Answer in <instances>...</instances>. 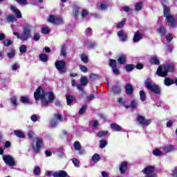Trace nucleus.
I'll return each mask as SVG.
<instances>
[{
	"label": "nucleus",
	"instance_id": "obj_31",
	"mask_svg": "<svg viewBox=\"0 0 177 177\" xmlns=\"http://www.w3.org/2000/svg\"><path fill=\"white\" fill-rule=\"evenodd\" d=\"M10 102L14 107H17V97L14 96L10 98Z\"/></svg>",
	"mask_w": 177,
	"mask_h": 177
},
{
	"label": "nucleus",
	"instance_id": "obj_61",
	"mask_svg": "<svg viewBox=\"0 0 177 177\" xmlns=\"http://www.w3.org/2000/svg\"><path fill=\"white\" fill-rule=\"evenodd\" d=\"M98 77L97 75L95 74H92L90 75V79L91 80V81H95V80H97Z\"/></svg>",
	"mask_w": 177,
	"mask_h": 177
},
{
	"label": "nucleus",
	"instance_id": "obj_57",
	"mask_svg": "<svg viewBox=\"0 0 177 177\" xmlns=\"http://www.w3.org/2000/svg\"><path fill=\"white\" fill-rule=\"evenodd\" d=\"M15 57V51H11L8 53V59H13Z\"/></svg>",
	"mask_w": 177,
	"mask_h": 177
},
{
	"label": "nucleus",
	"instance_id": "obj_8",
	"mask_svg": "<svg viewBox=\"0 0 177 177\" xmlns=\"http://www.w3.org/2000/svg\"><path fill=\"white\" fill-rule=\"evenodd\" d=\"M55 67L61 74H64V73L67 71V68H66V62L64 61H57L55 62Z\"/></svg>",
	"mask_w": 177,
	"mask_h": 177
},
{
	"label": "nucleus",
	"instance_id": "obj_56",
	"mask_svg": "<svg viewBox=\"0 0 177 177\" xmlns=\"http://www.w3.org/2000/svg\"><path fill=\"white\" fill-rule=\"evenodd\" d=\"M61 55L66 56V46H62L61 48Z\"/></svg>",
	"mask_w": 177,
	"mask_h": 177
},
{
	"label": "nucleus",
	"instance_id": "obj_44",
	"mask_svg": "<svg viewBox=\"0 0 177 177\" xmlns=\"http://www.w3.org/2000/svg\"><path fill=\"white\" fill-rule=\"evenodd\" d=\"M105 146H107V142L105 140H102L100 142V147L101 149H104Z\"/></svg>",
	"mask_w": 177,
	"mask_h": 177
},
{
	"label": "nucleus",
	"instance_id": "obj_3",
	"mask_svg": "<svg viewBox=\"0 0 177 177\" xmlns=\"http://www.w3.org/2000/svg\"><path fill=\"white\" fill-rule=\"evenodd\" d=\"M164 16L166 17V21L169 27L176 26V18L171 15L169 7L163 5Z\"/></svg>",
	"mask_w": 177,
	"mask_h": 177
},
{
	"label": "nucleus",
	"instance_id": "obj_41",
	"mask_svg": "<svg viewBox=\"0 0 177 177\" xmlns=\"http://www.w3.org/2000/svg\"><path fill=\"white\" fill-rule=\"evenodd\" d=\"M158 32L162 36L164 35L165 34V28L160 26L158 28Z\"/></svg>",
	"mask_w": 177,
	"mask_h": 177
},
{
	"label": "nucleus",
	"instance_id": "obj_1",
	"mask_svg": "<svg viewBox=\"0 0 177 177\" xmlns=\"http://www.w3.org/2000/svg\"><path fill=\"white\" fill-rule=\"evenodd\" d=\"M34 97L35 100H41V106L44 107H48L49 104L53 103V100H55V97L53 93H46L44 91L41 87H39L36 91L34 93Z\"/></svg>",
	"mask_w": 177,
	"mask_h": 177
},
{
	"label": "nucleus",
	"instance_id": "obj_30",
	"mask_svg": "<svg viewBox=\"0 0 177 177\" xmlns=\"http://www.w3.org/2000/svg\"><path fill=\"white\" fill-rule=\"evenodd\" d=\"M140 99L141 102H145V100H146V93L143 90L140 91Z\"/></svg>",
	"mask_w": 177,
	"mask_h": 177
},
{
	"label": "nucleus",
	"instance_id": "obj_52",
	"mask_svg": "<svg viewBox=\"0 0 177 177\" xmlns=\"http://www.w3.org/2000/svg\"><path fill=\"white\" fill-rule=\"evenodd\" d=\"M19 67L20 65L19 64H14L12 65V71H16L17 70H19Z\"/></svg>",
	"mask_w": 177,
	"mask_h": 177
},
{
	"label": "nucleus",
	"instance_id": "obj_33",
	"mask_svg": "<svg viewBox=\"0 0 177 177\" xmlns=\"http://www.w3.org/2000/svg\"><path fill=\"white\" fill-rule=\"evenodd\" d=\"M126 60H127V57L125 55H122L118 59V61L119 63H120V64H124Z\"/></svg>",
	"mask_w": 177,
	"mask_h": 177
},
{
	"label": "nucleus",
	"instance_id": "obj_11",
	"mask_svg": "<svg viewBox=\"0 0 177 177\" xmlns=\"http://www.w3.org/2000/svg\"><path fill=\"white\" fill-rule=\"evenodd\" d=\"M63 121V117L60 114H55V119H53L50 122V124L51 127H56L59 122H62Z\"/></svg>",
	"mask_w": 177,
	"mask_h": 177
},
{
	"label": "nucleus",
	"instance_id": "obj_64",
	"mask_svg": "<svg viewBox=\"0 0 177 177\" xmlns=\"http://www.w3.org/2000/svg\"><path fill=\"white\" fill-rule=\"evenodd\" d=\"M95 99V95L93 94H91L87 97L88 102H91V100H93Z\"/></svg>",
	"mask_w": 177,
	"mask_h": 177
},
{
	"label": "nucleus",
	"instance_id": "obj_7",
	"mask_svg": "<svg viewBox=\"0 0 177 177\" xmlns=\"http://www.w3.org/2000/svg\"><path fill=\"white\" fill-rule=\"evenodd\" d=\"M138 124L140 125L144 129L146 128V127H149L150 124H151V120H147L143 116H138L137 118Z\"/></svg>",
	"mask_w": 177,
	"mask_h": 177
},
{
	"label": "nucleus",
	"instance_id": "obj_9",
	"mask_svg": "<svg viewBox=\"0 0 177 177\" xmlns=\"http://www.w3.org/2000/svg\"><path fill=\"white\" fill-rule=\"evenodd\" d=\"M48 21L53 24H62L64 22L63 18L60 16L50 15L48 18Z\"/></svg>",
	"mask_w": 177,
	"mask_h": 177
},
{
	"label": "nucleus",
	"instance_id": "obj_55",
	"mask_svg": "<svg viewBox=\"0 0 177 177\" xmlns=\"http://www.w3.org/2000/svg\"><path fill=\"white\" fill-rule=\"evenodd\" d=\"M50 31L49 28H42L41 29L42 34H49Z\"/></svg>",
	"mask_w": 177,
	"mask_h": 177
},
{
	"label": "nucleus",
	"instance_id": "obj_47",
	"mask_svg": "<svg viewBox=\"0 0 177 177\" xmlns=\"http://www.w3.org/2000/svg\"><path fill=\"white\" fill-rule=\"evenodd\" d=\"M33 172L35 175H39L41 174V168L38 166L35 167Z\"/></svg>",
	"mask_w": 177,
	"mask_h": 177
},
{
	"label": "nucleus",
	"instance_id": "obj_26",
	"mask_svg": "<svg viewBox=\"0 0 177 177\" xmlns=\"http://www.w3.org/2000/svg\"><path fill=\"white\" fill-rule=\"evenodd\" d=\"M20 102L24 104H28L30 103V99H28V97L22 96L20 97Z\"/></svg>",
	"mask_w": 177,
	"mask_h": 177
},
{
	"label": "nucleus",
	"instance_id": "obj_16",
	"mask_svg": "<svg viewBox=\"0 0 177 177\" xmlns=\"http://www.w3.org/2000/svg\"><path fill=\"white\" fill-rule=\"evenodd\" d=\"M111 128L113 131H115V132H121V131H122V127H121V126H120L115 123H111Z\"/></svg>",
	"mask_w": 177,
	"mask_h": 177
},
{
	"label": "nucleus",
	"instance_id": "obj_45",
	"mask_svg": "<svg viewBox=\"0 0 177 177\" xmlns=\"http://www.w3.org/2000/svg\"><path fill=\"white\" fill-rule=\"evenodd\" d=\"M28 136L30 138V139H33V138L35 136V133H34V131L29 130L28 132Z\"/></svg>",
	"mask_w": 177,
	"mask_h": 177
},
{
	"label": "nucleus",
	"instance_id": "obj_51",
	"mask_svg": "<svg viewBox=\"0 0 177 177\" xmlns=\"http://www.w3.org/2000/svg\"><path fill=\"white\" fill-rule=\"evenodd\" d=\"M172 38H174V35L171 33L166 35V39L168 42H171V41H172Z\"/></svg>",
	"mask_w": 177,
	"mask_h": 177
},
{
	"label": "nucleus",
	"instance_id": "obj_50",
	"mask_svg": "<svg viewBox=\"0 0 177 177\" xmlns=\"http://www.w3.org/2000/svg\"><path fill=\"white\" fill-rule=\"evenodd\" d=\"M20 5H28V1L27 0H15Z\"/></svg>",
	"mask_w": 177,
	"mask_h": 177
},
{
	"label": "nucleus",
	"instance_id": "obj_15",
	"mask_svg": "<svg viewBox=\"0 0 177 177\" xmlns=\"http://www.w3.org/2000/svg\"><path fill=\"white\" fill-rule=\"evenodd\" d=\"M10 9L13 13L16 15L17 19H21V12L15 6H11Z\"/></svg>",
	"mask_w": 177,
	"mask_h": 177
},
{
	"label": "nucleus",
	"instance_id": "obj_49",
	"mask_svg": "<svg viewBox=\"0 0 177 177\" xmlns=\"http://www.w3.org/2000/svg\"><path fill=\"white\" fill-rule=\"evenodd\" d=\"M88 109V106L86 105H84L80 110L79 111L80 114H84L85 111H86V109Z\"/></svg>",
	"mask_w": 177,
	"mask_h": 177
},
{
	"label": "nucleus",
	"instance_id": "obj_22",
	"mask_svg": "<svg viewBox=\"0 0 177 177\" xmlns=\"http://www.w3.org/2000/svg\"><path fill=\"white\" fill-rule=\"evenodd\" d=\"M14 135L17 138H26V136H24V133L21 131H17V130L14 131Z\"/></svg>",
	"mask_w": 177,
	"mask_h": 177
},
{
	"label": "nucleus",
	"instance_id": "obj_48",
	"mask_svg": "<svg viewBox=\"0 0 177 177\" xmlns=\"http://www.w3.org/2000/svg\"><path fill=\"white\" fill-rule=\"evenodd\" d=\"M79 67H80V71L82 73H87L88 72V68L86 66H83V65H80Z\"/></svg>",
	"mask_w": 177,
	"mask_h": 177
},
{
	"label": "nucleus",
	"instance_id": "obj_54",
	"mask_svg": "<svg viewBox=\"0 0 177 177\" xmlns=\"http://www.w3.org/2000/svg\"><path fill=\"white\" fill-rule=\"evenodd\" d=\"M125 24V21H122L120 22H119L117 25H116V28H122V27H124V25Z\"/></svg>",
	"mask_w": 177,
	"mask_h": 177
},
{
	"label": "nucleus",
	"instance_id": "obj_25",
	"mask_svg": "<svg viewBox=\"0 0 177 177\" xmlns=\"http://www.w3.org/2000/svg\"><path fill=\"white\" fill-rule=\"evenodd\" d=\"M175 84V82L168 77H166L165 79V85H166V86H169L170 85H172Z\"/></svg>",
	"mask_w": 177,
	"mask_h": 177
},
{
	"label": "nucleus",
	"instance_id": "obj_43",
	"mask_svg": "<svg viewBox=\"0 0 177 177\" xmlns=\"http://www.w3.org/2000/svg\"><path fill=\"white\" fill-rule=\"evenodd\" d=\"M80 83L82 85H86L88 84V79H86V77H82L81 79H80Z\"/></svg>",
	"mask_w": 177,
	"mask_h": 177
},
{
	"label": "nucleus",
	"instance_id": "obj_53",
	"mask_svg": "<svg viewBox=\"0 0 177 177\" xmlns=\"http://www.w3.org/2000/svg\"><path fill=\"white\" fill-rule=\"evenodd\" d=\"M91 125L93 128H97V127H99V122H97V120H93L91 122Z\"/></svg>",
	"mask_w": 177,
	"mask_h": 177
},
{
	"label": "nucleus",
	"instance_id": "obj_14",
	"mask_svg": "<svg viewBox=\"0 0 177 177\" xmlns=\"http://www.w3.org/2000/svg\"><path fill=\"white\" fill-rule=\"evenodd\" d=\"M142 38H143V36L142 35V33H140V32H139V31H137L134 34L133 41V42H139V41L140 39H142Z\"/></svg>",
	"mask_w": 177,
	"mask_h": 177
},
{
	"label": "nucleus",
	"instance_id": "obj_23",
	"mask_svg": "<svg viewBox=\"0 0 177 177\" xmlns=\"http://www.w3.org/2000/svg\"><path fill=\"white\" fill-rule=\"evenodd\" d=\"M121 91H122V88L121 86H113L112 87V92L115 93H121Z\"/></svg>",
	"mask_w": 177,
	"mask_h": 177
},
{
	"label": "nucleus",
	"instance_id": "obj_19",
	"mask_svg": "<svg viewBox=\"0 0 177 177\" xmlns=\"http://www.w3.org/2000/svg\"><path fill=\"white\" fill-rule=\"evenodd\" d=\"M125 90L127 95H131L133 93V87L131 84H127Z\"/></svg>",
	"mask_w": 177,
	"mask_h": 177
},
{
	"label": "nucleus",
	"instance_id": "obj_60",
	"mask_svg": "<svg viewBox=\"0 0 177 177\" xmlns=\"http://www.w3.org/2000/svg\"><path fill=\"white\" fill-rule=\"evenodd\" d=\"M88 15H89V12L86 10H84L82 12V17H86V16H88Z\"/></svg>",
	"mask_w": 177,
	"mask_h": 177
},
{
	"label": "nucleus",
	"instance_id": "obj_6",
	"mask_svg": "<svg viewBox=\"0 0 177 177\" xmlns=\"http://www.w3.org/2000/svg\"><path fill=\"white\" fill-rule=\"evenodd\" d=\"M42 145H44V139L38 138L36 142L34 141L32 142L31 147L34 151H39L41 147H42Z\"/></svg>",
	"mask_w": 177,
	"mask_h": 177
},
{
	"label": "nucleus",
	"instance_id": "obj_27",
	"mask_svg": "<svg viewBox=\"0 0 177 177\" xmlns=\"http://www.w3.org/2000/svg\"><path fill=\"white\" fill-rule=\"evenodd\" d=\"M108 8V5L106 3L101 2L100 3V6L98 8L99 10H106Z\"/></svg>",
	"mask_w": 177,
	"mask_h": 177
},
{
	"label": "nucleus",
	"instance_id": "obj_58",
	"mask_svg": "<svg viewBox=\"0 0 177 177\" xmlns=\"http://www.w3.org/2000/svg\"><path fill=\"white\" fill-rule=\"evenodd\" d=\"M30 119L33 122H37V121H38V116L37 115H33L30 117Z\"/></svg>",
	"mask_w": 177,
	"mask_h": 177
},
{
	"label": "nucleus",
	"instance_id": "obj_59",
	"mask_svg": "<svg viewBox=\"0 0 177 177\" xmlns=\"http://www.w3.org/2000/svg\"><path fill=\"white\" fill-rule=\"evenodd\" d=\"M35 41H39V38H41V35L39 33H35L33 36Z\"/></svg>",
	"mask_w": 177,
	"mask_h": 177
},
{
	"label": "nucleus",
	"instance_id": "obj_2",
	"mask_svg": "<svg viewBox=\"0 0 177 177\" xmlns=\"http://www.w3.org/2000/svg\"><path fill=\"white\" fill-rule=\"evenodd\" d=\"M175 66L172 64H165L158 66L156 74L159 77H167L168 73H172Z\"/></svg>",
	"mask_w": 177,
	"mask_h": 177
},
{
	"label": "nucleus",
	"instance_id": "obj_63",
	"mask_svg": "<svg viewBox=\"0 0 177 177\" xmlns=\"http://www.w3.org/2000/svg\"><path fill=\"white\" fill-rule=\"evenodd\" d=\"M73 162L75 167H79V165H80V161H78V160H77V159H73Z\"/></svg>",
	"mask_w": 177,
	"mask_h": 177
},
{
	"label": "nucleus",
	"instance_id": "obj_17",
	"mask_svg": "<svg viewBox=\"0 0 177 177\" xmlns=\"http://www.w3.org/2000/svg\"><path fill=\"white\" fill-rule=\"evenodd\" d=\"M127 168H128V163L127 162H122L120 165V171L121 174L125 173Z\"/></svg>",
	"mask_w": 177,
	"mask_h": 177
},
{
	"label": "nucleus",
	"instance_id": "obj_21",
	"mask_svg": "<svg viewBox=\"0 0 177 177\" xmlns=\"http://www.w3.org/2000/svg\"><path fill=\"white\" fill-rule=\"evenodd\" d=\"M126 109H136L138 107V102L131 101L130 106L125 105Z\"/></svg>",
	"mask_w": 177,
	"mask_h": 177
},
{
	"label": "nucleus",
	"instance_id": "obj_4",
	"mask_svg": "<svg viewBox=\"0 0 177 177\" xmlns=\"http://www.w3.org/2000/svg\"><path fill=\"white\" fill-rule=\"evenodd\" d=\"M13 35H15L17 39H21V41H28L31 37V26L24 27L23 34L21 35L19 32L13 30Z\"/></svg>",
	"mask_w": 177,
	"mask_h": 177
},
{
	"label": "nucleus",
	"instance_id": "obj_28",
	"mask_svg": "<svg viewBox=\"0 0 177 177\" xmlns=\"http://www.w3.org/2000/svg\"><path fill=\"white\" fill-rule=\"evenodd\" d=\"M73 100H74V96L66 95V102H67L68 106H71V103H73Z\"/></svg>",
	"mask_w": 177,
	"mask_h": 177
},
{
	"label": "nucleus",
	"instance_id": "obj_62",
	"mask_svg": "<svg viewBox=\"0 0 177 177\" xmlns=\"http://www.w3.org/2000/svg\"><path fill=\"white\" fill-rule=\"evenodd\" d=\"M172 176L174 177H177V167H176L173 169Z\"/></svg>",
	"mask_w": 177,
	"mask_h": 177
},
{
	"label": "nucleus",
	"instance_id": "obj_32",
	"mask_svg": "<svg viewBox=\"0 0 177 177\" xmlns=\"http://www.w3.org/2000/svg\"><path fill=\"white\" fill-rule=\"evenodd\" d=\"M109 66L112 67V68H117V61L114 59H110Z\"/></svg>",
	"mask_w": 177,
	"mask_h": 177
},
{
	"label": "nucleus",
	"instance_id": "obj_38",
	"mask_svg": "<svg viewBox=\"0 0 177 177\" xmlns=\"http://www.w3.org/2000/svg\"><path fill=\"white\" fill-rule=\"evenodd\" d=\"M126 71H132L135 68V66L133 64H127L125 66Z\"/></svg>",
	"mask_w": 177,
	"mask_h": 177
},
{
	"label": "nucleus",
	"instance_id": "obj_24",
	"mask_svg": "<svg viewBox=\"0 0 177 177\" xmlns=\"http://www.w3.org/2000/svg\"><path fill=\"white\" fill-rule=\"evenodd\" d=\"M150 62L151 64H156V66H158L160 64V60L157 57H152Z\"/></svg>",
	"mask_w": 177,
	"mask_h": 177
},
{
	"label": "nucleus",
	"instance_id": "obj_39",
	"mask_svg": "<svg viewBox=\"0 0 177 177\" xmlns=\"http://www.w3.org/2000/svg\"><path fill=\"white\" fill-rule=\"evenodd\" d=\"M164 150L165 151H166V153H169V151H173L174 146L169 145V146L165 147Z\"/></svg>",
	"mask_w": 177,
	"mask_h": 177
},
{
	"label": "nucleus",
	"instance_id": "obj_37",
	"mask_svg": "<svg viewBox=\"0 0 177 177\" xmlns=\"http://www.w3.org/2000/svg\"><path fill=\"white\" fill-rule=\"evenodd\" d=\"M107 133H109V131H100L99 133H97V136L98 138H103L104 136H106V135H107Z\"/></svg>",
	"mask_w": 177,
	"mask_h": 177
},
{
	"label": "nucleus",
	"instance_id": "obj_35",
	"mask_svg": "<svg viewBox=\"0 0 177 177\" xmlns=\"http://www.w3.org/2000/svg\"><path fill=\"white\" fill-rule=\"evenodd\" d=\"M16 17H15V16L13 15H9L7 17V21H8V23H15V21H16Z\"/></svg>",
	"mask_w": 177,
	"mask_h": 177
},
{
	"label": "nucleus",
	"instance_id": "obj_18",
	"mask_svg": "<svg viewBox=\"0 0 177 177\" xmlns=\"http://www.w3.org/2000/svg\"><path fill=\"white\" fill-rule=\"evenodd\" d=\"M54 177H66L67 176V173L65 171L61 170L58 173H54Z\"/></svg>",
	"mask_w": 177,
	"mask_h": 177
},
{
	"label": "nucleus",
	"instance_id": "obj_10",
	"mask_svg": "<svg viewBox=\"0 0 177 177\" xmlns=\"http://www.w3.org/2000/svg\"><path fill=\"white\" fill-rule=\"evenodd\" d=\"M3 160L4 162L9 167H15L16 165V162H15V158L11 156H3Z\"/></svg>",
	"mask_w": 177,
	"mask_h": 177
},
{
	"label": "nucleus",
	"instance_id": "obj_42",
	"mask_svg": "<svg viewBox=\"0 0 177 177\" xmlns=\"http://www.w3.org/2000/svg\"><path fill=\"white\" fill-rule=\"evenodd\" d=\"M81 60L83 62V63H88V56L86 54H82L81 55Z\"/></svg>",
	"mask_w": 177,
	"mask_h": 177
},
{
	"label": "nucleus",
	"instance_id": "obj_46",
	"mask_svg": "<svg viewBox=\"0 0 177 177\" xmlns=\"http://www.w3.org/2000/svg\"><path fill=\"white\" fill-rule=\"evenodd\" d=\"M12 44H13V41L10 39H7L3 41L4 46H10V45H12Z\"/></svg>",
	"mask_w": 177,
	"mask_h": 177
},
{
	"label": "nucleus",
	"instance_id": "obj_34",
	"mask_svg": "<svg viewBox=\"0 0 177 177\" xmlns=\"http://www.w3.org/2000/svg\"><path fill=\"white\" fill-rule=\"evenodd\" d=\"M153 156H156L157 157H161V156L163 155L162 151H161L158 149L153 150Z\"/></svg>",
	"mask_w": 177,
	"mask_h": 177
},
{
	"label": "nucleus",
	"instance_id": "obj_13",
	"mask_svg": "<svg viewBox=\"0 0 177 177\" xmlns=\"http://www.w3.org/2000/svg\"><path fill=\"white\" fill-rule=\"evenodd\" d=\"M73 146H74V149L75 150H77L80 154H84V153H85L84 150L81 149V144L80 143V142L78 141L75 142Z\"/></svg>",
	"mask_w": 177,
	"mask_h": 177
},
{
	"label": "nucleus",
	"instance_id": "obj_40",
	"mask_svg": "<svg viewBox=\"0 0 177 177\" xmlns=\"http://www.w3.org/2000/svg\"><path fill=\"white\" fill-rule=\"evenodd\" d=\"M19 52L21 53H26L27 52V46L24 44L21 45L19 48Z\"/></svg>",
	"mask_w": 177,
	"mask_h": 177
},
{
	"label": "nucleus",
	"instance_id": "obj_29",
	"mask_svg": "<svg viewBox=\"0 0 177 177\" xmlns=\"http://www.w3.org/2000/svg\"><path fill=\"white\" fill-rule=\"evenodd\" d=\"M39 57L41 62H44V63H46L48 62V55L46 54H40L39 55Z\"/></svg>",
	"mask_w": 177,
	"mask_h": 177
},
{
	"label": "nucleus",
	"instance_id": "obj_12",
	"mask_svg": "<svg viewBox=\"0 0 177 177\" xmlns=\"http://www.w3.org/2000/svg\"><path fill=\"white\" fill-rule=\"evenodd\" d=\"M118 35L119 37L120 41L122 42H125V41L128 40V34L125 33L124 30H120L118 32Z\"/></svg>",
	"mask_w": 177,
	"mask_h": 177
},
{
	"label": "nucleus",
	"instance_id": "obj_5",
	"mask_svg": "<svg viewBox=\"0 0 177 177\" xmlns=\"http://www.w3.org/2000/svg\"><path fill=\"white\" fill-rule=\"evenodd\" d=\"M145 86L149 89V91L153 92V93L158 94L161 92V90H160V87H158L157 84L153 82V81L150 78L146 80Z\"/></svg>",
	"mask_w": 177,
	"mask_h": 177
},
{
	"label": "nucleus",
	"instance_id": "obj_36",
	"mask_svg": "<svg viewBox=\"0 0 177 177\" xmlns=\"http://www.w3.org/2000/svg\"><path fill=\"white\" fill-rule=\"evenodd\" d=\"M99 160H100V156H99V154L95 153L93 156L92 161H93V162H97Z\"/></svg>",
	"mask_w": 177,
	"mask_h": 177
},
{
	"label": "nucleus",
	"instance_id": "obj_20",
	"mask_svg": "<svg viewBox=\"0 0 177 177\" xmlns=\"http://www.w3.org/2000/svg\"><path fill=\"white\" fill-rule=\"evenodd\" d=\"M142 8H143V2L140 1L135 4V10H136V12L142 10Z\"/></svg>",
	"mask_w": 177,
	"mask_h": 177
}]
</instances>
